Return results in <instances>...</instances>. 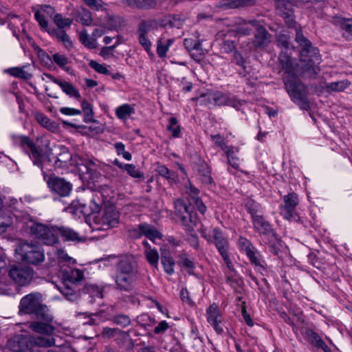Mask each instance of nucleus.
<instances>
[{"label": "nucleus", "mask_w": 352, "mask_h": 352, "mask_svg": "<svg viewBox=\"0 0 352 352\" xmlns=\"http://www.w3.org/2000/svg\"><path fill=\"white\" fill-rule=\"evenodd\" d=\"M76 285H72L65 281H63V285L58 287L60 293L69 300H74L77 297L76 292Z\"/></svg>", "instance_id": "e433bc0d"}, {"label": "nucleus", "mask_w": 352, "mask_h": 352, "mask_svg": "<svg viewBox=\"0 0 352 352\" xmlns=\"http://www.w3.org/2000/svg\"><path fill=\"white\" fill-rule=\"evenodd\" d=\"M16 252L21 256L23 261L34 265H37L45 260L43 250L36 244L21 243L16 249Z\"/></svg>", "instance_id": "1a4fd4ad"}, {"label": "nucleus", "mask_w": 352, "mask_h": 352, "mask_svg": "<svg viewBox=\"0 0 352 352\" xmlns=\"http://www.w3.org/2000/svg\"><path fill=\"white\" fill-rule=\"evenodd\" d=\"M156 172L162 177L166 179L169 184L173 185L178 182V175L176 172L170 170L166 166L157 164Z\"/></svg>", "instance_id": "cd10ccee"}, {"label": "nucleus", "mask_w": 352, "mask_h": 352, "mask_svg": "<svg viewBox=\"0 0 352 352\" xmlns=\"http://www.w3.org/2000/svg\"><path fill=\"white\" fill-rule=\"evenodd\" d=\"M197 170L203 184L214 185V179L211 176V169L206 162H200L197 164Z\"/></svg>", "instance_id": "a878e982"}, {"label": "nucleus", "mask_w": 352, "mask_h": 352, "mask_svg": "<svg viewBox=\"0 0 352 352\" xmlns=\"http://www.w3.org/2000/svg\"><path fill=\"white\" fill-rule=\"evenodd\" d=\"M17 141L23 150L28 154L34 165L37 166L41 170L43 168V149L36 146L34 142L28 136L19 135Z\"/></svg>", "instance_id": "4468645a"}, {"label": "nucleus", "mask_w": 352, "mask_h": 352, "mask_svg": "<svg viewBox=\"0 0 352 352\" xmlns=\"http://www.w3.org/2000/svg\"><path fill=\"white\" fill-rule=\"evenodd\" d=\"M8 277L19 286L29 285L34 278V270L23 264H14L7 269Z\"/></svg>", "instance_id": "9b49d317"}, {"label": "nucleus", "mask_w": 352, "mask_h": 352, "mask_svg": "<svg viewBox=\"0 0 352 352\" xmlns=\"http://www.w3.org/2000/svg\"><path fill=\"white\" fill-rule=\"evenodd\" d=\"M350 85V82L346 80H340L332 82L327 85L326 87L331 91H343Z\"/></svg>", "instance_id": "49530a36"}, {"label": "nucleus", "mask_w": 352, "mask_h": 352, "mask_svg": "<svg viewBox=\"0 0 352 352\" xmlns=\"http://www.w3.org/2000/svg\"><path fill=\"white\" fill-rule=\"evenodd\" d=\"M134 4L141 8H151L156 5L155 0H133Z\"/></svg>", "instance_id": "052dcab7"}, {"label": "nucleus", "mask_w": 352, "mask_h": 352, "mask_svg": "<svg viewBox=\"0 0 352 352\" xmlns=\"http://www.w3.org/2000/svg\"><path fill=\"white\" fill-rule=\"evenodd\" d=\"M267 245L269 251L274 255H278L282 247V241L278 237L276 232L262 239Z\"/></svg>", "instance_id": "bb28decb"}, {"label": "nucleus", "mask_w": 352, "mask_h": 352, "mask_svg": "<svg viewBox=\"0 0 352 352\" xmlns=\"http://www.w3.org/2000/svg\"><path fill=\"white\" fill-rule=\"evenodd\" d=\"M206 319L209 324L220 322L221 320H223L222 314L217 303L213 302L206 309Z\"/></svg>", "instance_id": "2f4dec72"}, {"label": "nucleus", "mask_w": 352, "mask_h": 352, "mask_svg": "<svg viewBox=\"0 0 352 352\" xmlns=\"http://www.w3.org/2000/svg\"><path fill=\"white\" fill-rule=\"evenodd\" d=\"M251 0H228L223 3V6L230 9L237 8L249 6L251 4Z\"/></svg>", "instance_id": "8fccbe9b"}, {"label": "nucleus", "mask_w": 352, "mask_h": 352, "mask_svg": "<svg viewBox=\"0 0 352 352\" xmlns=\"http://www.w3.org/2000/svg\"><path fill=\"white\" fill-rule=\"evenodd\" d=\"M166 129L171 133L173 138H176L179 137L181 134V126L178 124V120L175 117L172 116L168 119V124Z\"/></svg>", "instance_id": "a19ab883"}, {"label": "nucleus", "mask_w": 352, "mask_h": 352, "mask_svg": "<svg viewBox=\"0 0 352 352\" xmlns=\"http://www.w3.org/2000/svg\"><path fill=\"white\" fill-rule=\"evenodd\" d=\"M58 85L61 88L62 91L69 97H73L78 100L80 98L81 96L79 91L71 82L61 80Z\"/></svg>", "instance_id": "c9c22d12"}, {"label": "nucleus", "mask_w": 352, "mask_h": 352, "mask_svg": "<svg viewBox=\"0 0 352 352\" xmlns=\"http://www.w3.org/2000/svg\"><path fill=\"white\" fill-rule=\"evenodd\" d=\"M132 109L129 104H125L118 107L116 110L117 117L122 120H125L130 117Z\"/></svg>", "instance_id": "de8ad7c7"}, {"label": "nucleus", "mask_w": 352, "mask_h": 352, "mask_svg": "<svg viewBox=\"0 0 352 352\" xmlns=\"http://www.w3.org/2000/svg\"><path fill=\"white\" fill-rule=\"evenodd\" d=\"M35 50L38 51L41 60L45 65L51 66L53 64L52 59L50 56L43 51L38 45H34Z\"/></svg>", "instance_id": "13d9d810"}, {"label": "nucleus", "mask_w": 352, "mask_h": 352, "mask_svg": "<svg viewBox=\"0 0 352 352\" xmlns=\"http://www.w3.org/2000/svg\"><path fill=\"white\" fill-rule=\"evenodd\" d=\"M252 223L254 231L259 234L262 239L276 232L264 214L252 219Z\"/></svg>", "instance_id": "aec40b11"}, {"label": "nucleus", "mask_w": 352, "mask_h": 352, "mask_svg": "<svg viewBox=\"0 0 352 352\" xmlns=\"http://www.w3.org/2000/svg\"><path fill=\"white\" fill-rule=\"evenodd\" d=\"M34 16L39 25L43 28L47 30L48 23L47 21L45 20V16L41 12L38 10H36L34 13Z\"/></svg>", "instance_id": "774afa93"}, {"label": "nucleus", "mask_w": 352, "mask_h": 352, "mask_svg": "<svg viewBox=\"0 0 352 352\" xmlns=\"http://www.w3.org/2000/svg\"><path fill=\"white\" fill-rule=\"evenodd\" d=\"M240 252L245 254L254 270L263 276L267 272V265L260 251L247 238L240 236L237 243Z\"/></svg>", "instance_id": "39448f33"}, {"label": "nucleus", "mask_w": 352, "mask_h": 352, "mask_svg": "<svg viewBox=\"0 0 352 352\" xmlns=\"http://www.w3.org/2000/svg\"><path fill=\"white\" fill-rule=\"evenodd\" d=\"M48 307L42 303V295L40 293H30L24 296L19 305V314L34 315L35 317L41 314L48 317Z\"/></svg>", "instance_id": "423d86ee"}, {"label": "nucleus", "mask_w": 352, "mask_h": 352, "mask_svg": "<svg viewBox=\"0 0 352 352\" xmlns=\"http://www.w3.org/2000/svg\"><path fill=\"white\" fill-rule=\"evenodd\" d=\"M104 230L116 226L119 221V212L114 206H106L100 219Z\"/></svg>", "instance_id": "412c9836"}, {"label": "nucleus", "mask_w": 352, "mask_h": 352, "mask_svg": "<svg viewBox=\"0 0 352 352\" xmlns=\"http://www.w3.org/2000/svg\"><path fill=\"white\" fill-rule=\"evenodd\" d=\"M41 171L44 180L54 194L60 197H67L71 193L72 185L70 182L55 175H48L43 169Z\"/></svg>", "instance_id": "2eb2a0df"}, {"label": "nucleus", "mask_w": 352, "mask_h": 352, "mask_svg": "<svg viewBox=\"0 0 352 352\" xmlns=\"http://www.w3.org/2000/svg\"><path fill=\"white\" fill-rule=\"evenodd\" d=\"M331 22L345 33L352 34V19L334 16L332 18Z\"/></svg>", "instance_id": "72a5a7b5"}, {"label": "nucleus", "mask_w": 352, "mask_h": 352, "mask_svg": "<svg viewBox=\"0 0 352 352\" xmlns=\"http://www.w3.org/2000/svg\"><path fill=\"white\" fill-rule=\"evenodd\" d=\"M63 281L76 285L84 277L83 272L78 269L67 268L63 272Z\"/></svg>", "instance_id": "393cba45"}, {"label": "nucleus", "mask_w": 352, "mask_h": 352, "mask_svg": "<svg viewBox=\"0 0 352 352\" xmlns=\"http://www.w3.org/2000/svg\"><path fill=\"white\" fill-rule=\"evenodd\" d=\"M10 74L16 78L28 80L32 78V74L19 67H13L9 69Z\"/></svg>", "instance_id": "603ef678"}, {"label": "nucleus", "mask_w": 352, "mask_h": 352, "mask_svg": "<svg viewBox=\"0 0 352 352\" xmlns=\"http://www.w3.org/2000/svg\"><path fill=\"white\" fill-rule=\"evenodd\" d=\"M226 155L227 160H230L232 157H236V153H239V147H234L232 145L228 146L227 145L226 147L223 148V150Z\"/></svg>", "instance_id": "0e129e2a"}, {"label": "nucleus", "mask_w": 352, "mask_h": 352, "mask_svg": "<svg viewBox=\"0 0 352 352\" xmlns=\"http://www.w3.org/2000/svg\"><path fill=\"white\" fill-rule=\"evenodd\" d=\"M60 152L57 155L47 153L43 154V170H52L54 169L66 168L70 162L74 164L82 175H88L87 178L92 179L97 176V164L94 158L76 155L73 156L69 149L64 146L59 147Z\"/></svg>", "instance_id": "f03ea898"}, {"label": "nucleus", "mask_w": 352, "mask_h": 352, "mask_svg": "<svg viewBox=\"0 0 352 352\" xmlns=\"http://www.w3.org/2000/svg\"><path fill=\"white\" fill-rule=\"evenodd\" d=\"M48 317L46 318L42 314L36 316L37 320L32 321L30 323L29 327L34 332L39 334L47 336L43 337L41 336H36L32 338V343L33 345L39 347H50L54 344L55 340L52 336L55 331V327L52 325L54 318L48 309Z\"/></svg>", "instance_id": "7ed1b4c3"}, {"label": "nucleus", "mask_w": 352, "mask_h": 352, "mask_svg": "<svg viewBox=\"0 0 352 352\" xmlns=\"http://www.w3.org/2000/svg\"><path fill=\"white\" fill-rule=\"evenodd\" d=\"M120 330L116 328L104 327L102 331V336L104 338H111L116 335H118Z\"/></svg>", "instance_id": "e2e57ef3"}, {"label": "nucleus", "mask_w": 352, "mask_h": 352, "mask_svg": "<svg viewBox=\"0 0 352 352\" xmlns=\"http://www.w3.org/2000/svg\"><path fill=\"white\" fill-rule=\"evenodd\" d=\"M113 321L121 327H126L131 324V318L124 314H118L113 317Z\"/></svg>", "instance_id": "6e6d98bb"}, {"label": "nucleus", "mask_w": 352, "mask_h": 352, "mask_svg": "<svg viewBox=\"0 0 352 352\" xmlns=\"http://www.w3.org/2000/svg\"><path fill=\"white\" fill-rule=\"evenodd\" d=\"M186 191L192 197V201L195 200L196 198H199L198 197L199 190L194 186L190 182L188 183V185L186 186Z\"/></svg>", "instance_id": "338daca9"}, {"label": "nucleus", "mask_w": 352, "mask_h": 352, "mask_svg": "<svg viewBox=\"0 0 352 352\" xmlns=\"http://www.w3.org/2000/svg\"><path fill=\"white\" fill-rule=\"evenodd\" d=\"M84 291L86 294H89L91 297H97L102 298L103 297L102 287L93 284H87L84 287Z\"/></svg>", "instance_id": "37998d69"}, {"label": "nucleus", "mask_w": 352, "mask_h": 352, "mask_svg": "<svg viewBox=\"0 0 352 352\" xmlns=\"http://www.w3.org/2000/svg\"><path fill=\"white\" fill-rule=\"evenodd\" d=\"M144 254L148 263L153 267L157 269L158 262H159V254L156 249L149 248L146 249L144 251Z\"/></svg>", "instance_id": "58836bf2"}, {"label": "nucleus", "mask_w": 352, "mask_h": 352, "mask_svg": "<svg viewBox=\"0 0 352 352\" xmlns=\"http://www.w3.org/2000/svg\"><path fill=\"white\" fill-rule=\"evenodd\" d=\"M228 46L232 47V48L231 47L230 48V51H232V48L234 50L233 61L236 65L241 66L243 67H245L244 64H245V61L243 57L242 56V55L235 50V45H228Z\"/></svg>", "instance_id": "680f3d73"}, {"label": "nucleus", "mask_w": 352, "mask_h": 352, "mask_svg": "<svg viewBox=\"0 0 352 352\" xmlns=\"http://www.w3.org/2000/svg\"><path fill=\"white\" fill-rule=\"evenodd\" d=\"M245 208L251 217V221L264 214L261 205L252 199H248L245 204Z\"/></svg>", "instance_id": "c85d7f7f"}, {"label": "nucleus", "mask_w": 352, "mask_h": 352, "mask_svg": "<svg viewBox=\"0 0 352 352\" xmlns=\"http://www.w3.org/2000/svg\"><path fill=\"white\" fill-rule=\"evenodd\" d=\"M132 255L126 254L121 256L118 263L119 274L117 276L116 284L121 290L129 291L132 288Z\"/></svg>", "instance_id": "9d476101"}, {"label": "nucleus", "mask_w": 352, "mask_h": 352, "mask_svg": "<svg viewBox=\"0 0 352 352\" xmlns=\"http://www.w3.org/2000/svg\"><path fill=\"white\" fill-rule=\"evenodd\" d=\"M81 107L84 113V121L87 123L94 121V112L91 104L87 100H83L81 102Z\"/></svg>", "instance_id": "a18cd8bd"}, {"label": "nucleus", "mask_w": 352, "mask_h": 352, "mask_svg": "<svg viewBox=\"0 0 352 352\" xmlns=\"http://www.w3.org/2000/svg\"><path fill=\"white\" fill-rule=\"evenodd\" d=\"M279 61L285 72L283 76L285 89L291 100L300 109H310L308 92L306 86L298 78V75L306 74L300 71L299 63L296 59L283 54H280Z\"/></svg>", "instance_id": "f257e3e1"}, {"label": "nucleus", "mask_w": 352, "mask_h": 352, "mask_svg": "<svg viewBox=\"0 0 352 352\" xmlns=\"http://www.w3.org/2000/svg\"><path fill=\"white\" fill-rule=\"evenodd\" d=\"M161 263L164 267V272L167 274L172 275L175 273L174 267L175 262L169 253H162Z\"/></svg>", "instance_id": "f704fd0d"}, {"label": "nucleus", "mask_w": 352, "mask_h": 352, "mask_svg": "<svg viewBox=\"0 0 352 352\" xmlns=\"http://www.w3.org/2000/svg\"><path fill=\"white\" fill-rule=\"evenodd\" d=\"M169 327V324L166 320H162L154 328L153 331L157 335H162L164 333Z\"/></svg>", "instance_id": "69168bd1"}, {"label": "nucleus", "mask_w": 352, "mask_h": 352, "mask_svg": "<svg viewBox=\"0 0 352 352\" xmlns=\"http://www.w3.org/2000/svg\"><path fill=\"white\" fill-rule=\"evenodd\" d=\"M178 265L187 270L188 274L193 275L194 270L195 268L194 260L186 254H182L179 256Z\"/></svg>", "instance_id": "4c0bfd02"}, {"label": "nucleus", "mask_w": 352, "mask_h": 352, "mask_svg": "<svg viewBox=\"0 0 352 352\" xmlns=\"http://www.w3.org/2000/svg\"><path fill=\"white\" fill-rule=\"evenodd\" d=\"M176 215L179 218L182 226L186 231H192L197 224V214L194 211V206L184 203L182 199L174 201Z\"/></svg>", "instance_id": "0eeeda50"}, {"label": "nucleus", "mask_w": 352, "mask_h": 352, "mask_svg": "<svg viewBox=\"0 0 352 352\" xmlns=\"http://www.w3.org/2000/svg\"><path fill=\"white\" fill-rule=\"evenodd\" d=\"M299 199L296 193L290 192L283 197V203L280 206V214L288 221L296 217V208L298 205Z\"/></svg>", "instance_id": "f3484780"}, {"label": "nucleus", "mask_w": 352, "mask_h": 352, "mask_svg": "<svg viewBox=\"0 0 352 352\" xmlns=\"http://www.w3.org/2000/svg\"><path fill=\"white\" fill-rule=\"evenodd\" d=\"M53 19L58 29L52 32H48L52 34L53 36L56 37L58 42L72 43L69 41V36L63 29L66 27H69L72 23V19H65L60 14H56Z\"/></svg>", "instance_id": "a211bd4d"}, {"label": "nucleus", "mask_w": 352, "mask_h": 352, "mask_svg": "<svg viewBox=\"0 0 352 352\" xmlns=\"http://www.w3.org/2000/svg\"><path fill=\"white\" fill-rule=\"evenodd\" d=\"M252 26L254 27L256 30L255 33V43L254 44H267L270 42V34L263 26L258 24L256 20H250L248 22Z\"/></svg>", "instance_id": "b1692460"}, {"label": "nucleus", "mask_w": 352, "mask_h": 352, "mask_svg": "<svg viewBox=\"0 0 352 352\" xmlns=\"http://www.w3.org/2000/svg\"><path fill=\"white\" fill-rule=\"evenodd\" d=\"M151 29V25L147 22H142L139 25V40L140 44H147V40L145 38V34Z\"/></svg>", "instance_id": "3c124183"}, {"label": "nucleus", "mask_w": 352, "mask_h": 352, "mask_svg": "<svg viewBox=\"0 0 352 352\" xmlns=\"http://www.w3.org/2000/svg\"><path fill=\"white\" fill-rule=\"evenodd\" d=\"M302 46V49L300 50L301 65H299V69L309 77H316L320 72L318 67L320 63L319 50L314 45Z\"/></svg>", "instance_id": "20e7f679"}, {"label": "nucleus", "mask_w": 352, "mask_h": 352, "mask_svg": "<svg viewBox=\"0 0 352 352\" xmlns=\"http://www.w3.org/2000/svg\"><path fill=\"white\" fill-rule=\"evenodd\" d=\"M226 265L228 268V270L225 272L226 282L232 288L236 289L237 287L242 285L243 280L234 270L231 260L230 264L226 263Z\"/></svg>", "instance_id": "4be33fe9"}, {"label": "nucleus", "mask_w": 352, "mask_h": 352, "mask_svg": "<svg viewBox=\"0 0 352 352\" xmlns=\"http://www.w3.org/2000/svg\"><path fill=\"white\" fill-rule=\"evenodd\" d=\"M208 243H213L218 252L221 256L225 263L230 264V258L229 255L230 242L228 236L225 235L223 231L216 227L212 230V236H204Z\"/></svg>", "instance_id": "f8f14e48"}, {"label": "nucleus", "mask_w": 352, "mask_h": 352, "mask_svg": "<svg viewBox=\"0 0 352 352\" xmlns=\"http://www.w3.org/2000/svg\"><path fill=\"white\" fill-rule=\"evenodd\" d=\"M212 100L215 104L218 106H230L237 111L241 110V107L246 104V101L241 100L236 96L231 93H224L216 91L212 94Z\"/></svg>", "instance_id": "dca6fc26"}, {"label": "nucleus", "mask_w": 352, "mask_h": 352, "mask_svg": "<svg viewBox=\"0 0 352 352\" xmlns=\"http://www.w3.org/2000/svg\"><path fill=\"white\" fill-rule=\"evenodd\" d=\"M57 226H49L41 223L32 222L30 226V233L35 239L40 240L44 244L53 245L58 242L56 236Z\"/></svg>", "instance_id": "6e6552de"}, {"label": "nucleus", "mask_w": 352, "mask_h": 352, "mask_svg": "<svg viewBox=\"0 0 352 352\" xmlns=\"http://www.w3.org/2000/svg\"><path fill=\"white\" fill-rule=\"evenodd\" d=\"M308 341L312 346L318 349H319L320 346L324 342L320 336L313 331L308 333Z\"/></svg>", "instance_id": "864d4df0"}, {"label": "nucleus", "mask_w": 352, "mask_h": 352, "mask_svg": "<svg viewBox=\"0 0 352 352\" xmlns=\"http://www.w3.org/2000/svg\"><path fill=\"white\" fill-rule=\"evenodd\" d=\"M75 20L84 25H90L93 21L91 12L84 8H80L74 12Z\"/></svg>", "instance_id": "c756f323"}, {"label": "nucleus", "mask_w": 352, "mask_h": 352, "mask_svg": "<svg viewBox=\"0 0 352 352\" xmlns=\"http://www.w3.org/2000/svg\"><path fill=\"white\" fill-rule=\"evenodd\" d=\"M228 164H229V167H228L227 170L230 174L234 175L235 173L232 172V168L240 171V160L238 157H232L230 160H228Z\"/></svg>", "instance_id": "bf43d9fd"}, {"label": "nucleus", "mask_w": 352, "mask_h": 352, "mask_svg": "<svg viewBox=\"0 0 352 352\" xmlns=\"http://www.w3.org/2000/svg\"><path fill=\"white\" fill-rule=\"evenodd\" d=\"M156 322L155 320L151 318L148 314H142L136 318L133 331L136 336H144L150 334V327Z\"/></svg>", "instance_id": "6ab92c4d"}, {"label": "nucleus", "mask_w": 352, "mask_h": 352, "mask_svg": "<svg viewBox=\"0 0 352 352\" xmlns=\"http://www.w3.org/2000/svg\"><path fill=\"white\" fill-rule=\"evenodd\" d=\"M17 141L23 150L28 154L34 165L37 166L41 170L43 168V149L36 146L34 142L28 136L19 135Z\"/></svg>", "instance_id": "ddd939ff"}, {"label": "nucleus", "mask_w": 352, "mask_h": 352, "mask_svg": "<svg viewBox=\"0 0 352 352\" xmlns=\"http://www.w3.org/2000/svg\"><path fill=\"white\" fill-rule=\"evenodd\" d=\"M55 230H56L57 237H61L64 241L79 242L81 241L79 234L71 228L57 226Z\"/></svg>", "instance_id": "5701e85b"}, {"label": "nucleus", "mask_w": 352, "mask_h": 352, "mask_svg": "<svg viewBox=\"0 0 352 352\" xmlns=\"http://www.w3.org/2000/svg\"><path fill=\"white\" fill-rule=\"evenodd\" d=\"M89 65L99 74H110V71L104 65H101L94 60L89 61Z\"/></svg>", "instance_id": "4d7b16f0"}, {"label": "nucleus", "mask_w": 352, "mask_h": 352, "mask_svg": "<svg viewBox=\"0 0 352 352\" xmlns=\"http://www.w3.org/2000/svg\"><path fill=\"white\" fill-rule=\"evenodd\" d=\"M52 60L60 68L67 72L69 71V68L65 67V66L69 63V59L65 55L59 53H55L52 55Z\"/></svg>", "instance_id": "09e8293b"}, {"label": "nucleus", "mask_w": 352, "mask_h": 352, "mask_svg": "<svg viewBox=\"0 0 352 352\" xmlns=\"http://www.w3.org/2000/svg\"><path fill=\"white\" fill-rule=\"evenodd\" d=\"M69 212L73 213L75 215H80V214L83 215H89V210L87 208L86 205L84 204H80L78 201H74L71 206L68 208Z\"/></svg>", "instance_id": "79ce46f5"}, {"label": "nucleus", "mask_w": 352, "mask_h": 352, "mask_svg": "<svg viewBox=\"0 0 352 352\" xmlns=\"http://www.w3.org/2000/svg\"><path fill=\"white\" fill-rule=\"evenodd\" d=\"M186 49L191 58L197 62L202 60L208 52V49H203L202 45H186Z\"/></svg>", "instance_id": "473e14b6"}, {"label": "nucleus", "mask_w": 352, "mask_h": 352, "mask_svg": "<svg viewBox=\"0 0 352 352\" xmlns=\"http://www.w3.org/2000/svg\"><path fill=\"white\" fill-rule=\"evenodd\" d=\"M124 23V20L119 16H110L107 21V25L110 29L116 30L120 28Z\"/></svg>", "instance_id": "5fc2aeb1"}, {"label": "nucleus", "mask_w": 352, "mask_h": 352, "mask_svg": "<svg viewBox=\"0 0 352 352\" xmlns=\"http://www.w3.org/2000/svg\"><path fill=\"white\" fill-rule=\"evenodd\" d=\"M35 116L37 122L43 127L50 131H54L56 129V123L44 114L38 113Z\"/></svg>", "instance_id": "ea45409f"}, {"label": "nucleus", "mask_w": 352, "mask_h": 352, "mask_svg": "<svg viewBox=\"0 0 352 352\" xmlns=\"http://www.w3.org/2000/svg\"><path fill=\"white\" fill-rule=\"evenodd\" d=\"M185 20L186 18L182 14H174L167 18L165 25L168 24L171 28H180Z\"/></svg>", "instance_id": "c03bdc74"}, {"label": "nucleus", "mask_w": 352, "mask_h": 352, "mask_svg": "<svg viewBox=\"0 0 352 352\" xmlns=\"http://www.w3.org/2000/svg\"><path fill=\"white\" fill-rule=\"evenodd\" d=\"M283 0H277V10L280 16L287 20L288 23H292L294 22L293 12L289 8L291 6V3L287 2L286 3L283 2Z\"/></svg>", "instance_id": "7c9ffc66"}]
</instances>
